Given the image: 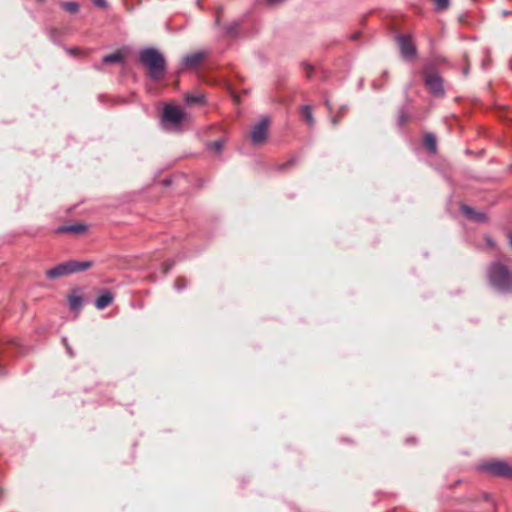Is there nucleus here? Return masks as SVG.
<instances>
[{
  "label": "nucleus",
  "mask_w": 512,
  "mask_h": 512,
  "mask_svg": "<svg viewBox=\"0 0 512 512\" xmlns=\"http://www.w3.org/2000/svg\"><path fill=\"white\" fill-rule=\"evenodd\" d=\"M140 63L147 69L149 77L154 80H160L166 69V61L163 55L154 48H146L139 54Z\"/></svg>",
  "instance_id": "f257e3e1"
},
{
  "label": "nucleus",
  "mask_w": 512,
  "mask_h": 512,
  "mask_svg": "<svg viewBox=\"0 0 512 512\" xmlns=\"http://www.w3.org/2000/svg\"><path fill=\"white\" fill-rule=\"evenodd\" d=\"M489 283L502 293H512V271L500 262L492 263L487 271Z\"/></svg>",
  "instance_id": "f03ea898"
},
{
  "label": "nucleus",
  "mask_w": 512,
  "mask_h": 512,
  "mask_svg": "<svg viewBox=\"0 0 512 512\" xmlns=\"http://www.w3.org/2000/svg\"><path fill=\"white\" fill-rule=\"evenodd\" d=\"M92 266V261H78L71 259L48 269L46 271V276L49 279H57L60 277L71 275L73 273L86 271L90 269Z\"/></svg>",
  "instance_id": "7ed1b4c3"
},
{
  "label": "nucleus",
  "mask_w": 512,
  "mask_h": 512,
  "mask_svg": "<svg viewBox=\"0 0 512 512\" xmlns=\"http://www.w3.org/2000/svg\"><path fill=\"white\" fill-rule=\"evenodd\" d=\"M187 115L182 108L174 105H166L161 116L164 130L168 132H180Z\"/></svg>",
  "instance_id": "20e7f679"
},
{
  "label": "nucleus",
  "mask_w": 512,
  "mask_h": 512,
  "mask_svg": "<svg viewBox=\"0 0 512 512\" xmlns=\"http://www.w3.org/2000/svg\"><path fill=\"white\" fill-rule=\"evenodd\" d=\"M483 471L499 477H512V467L505 462L502 461H493L485 463L481 466Z\"/></svg>",
  "instance_id": "39448f33"
},
{
  "label": "nucleus",
  "mask_w": 512,
  "mask_h": 512,
  "mask_svg": "<svg viewBox=\"0 0 512 512\" xmlns=\"http://www.w3.org/2000/svg\"><path fill=\"white\" fill-rule=\"evenodd\" d=\"M397 42L399 44L401 55L405 59L411 60L415 58L417 49L411 35H399L397 37Z\"/></svg>",
  "instance_id": "423d86ee"
},
{
  "label": "nucleus",
  "mask_w": 512,
  "mask_h": 512,
  "mask_svg": "<svg viewBox=\"0 0 512 512\" xmlns=\"http://www.w3.org/2000/svg\"><path fill=\"white\" fill-rule=\"evenodd\" d=\"M269 124V118H263L259 123L253 126L251 131V140L254 144H261L266 141Z\"/></svg>",
  "instance_id": "0eeeda50"
},
{
  "label": "nucleus",
  "mask_w": 512,
  "mask_h": 512,
  "mask_svg": "<svg viewBox=\"0 0 512 512\" xmlns=\"http://www.w3.org/2000/svg\"><path fill=\"white\" fill-rule=\"evenodd\" d=\"M425 85L436 96L443 95L444 93L442 79L437 74L427 75L425 77Z\"/></svg>",
  "instance_id": "6e6552de"
},
{
  "label": "nucleus",
  "mask_w": 512,
  "mask_h": 512,
  "mask_svg": "<svg viewBox=\"0 0 512 512\" xmlns=\"http://www.w3.org/2000/svg\"><path fill=\"white\" fill-rule=\"evenodd\" d=\"M114 296L108 290H103L101 294L96 298L95 306L97 309L102 310L108 307L113 302Z\"/></svg>",
  "instance_id": "1a4fd4ad"
},
{
  "label": "nucleus",
  "mask_w": 512,
  "mask_h": 512,
  "mask_svg": "<svg viewBox=\"0 0 512 512\" xmlns=\"http://www.w3.org/2000/svg\"><path fill=\"white\" fill-rule=\"evenodd\" d=\"M86 231V226L83 224L65 225L56 229V233H71V234H82Z\"/></svg>",
  "instance_id": "9d476101"
},
{
  "label": "nucleus",
  "mask_w": 512,
  "mask_h": 512,
  "mask_svg": "<svg viewBox=\"0 0 512 512\" xmlns=\"http://www.w3.org/2000/svg\"><path fill=\"white\" fill-rule=\"evenodd\" d=\"M462 212L470 219H473L477 222H484L487 220V217L482 212H476L473 208L469 206H462L461 208Z\"/></svg>",
  "instance_id": "9b49d317"
},
{
  "label": "nucleus",
  "mask_w": 512,
  "mask_h": 512,
  "mask_svg": "<svg viewBox=\"0 0 512 512\" xmlns=\"http://www.w3.org/2000/svg\"><path fill=\"white\" fill-rule=\"evenodd\" d=\"M204 59V54L197 52L184 58L183 64L188 68L196 67Z\"/></svg>",
  "instance_id": "f8f14e48"
},
{
  "label": "nucleus",
  "mask_w": 512,
  "mask_h": 512,
  "mask_svg": "<svg viewBox=\"0 0 512 512\" xmlns=\"http://www.w3.org/2000/svg\"><path fill=\"white\" fill-rule=\"evenodd\" d=\"M423 143H424V146L426 147V149L428 151H430L431 153H435L436 152L437 141H436V137H435L434 134H432V133L425 134L424 139H423Z\"/></svg>",
  "instance_id": "ddd939ff"
},
{
  "label": "nucleus",
  "mask_w": 512,
  "mask_h": 512,
  "mask_svg": "<svg viewBox=\"0 0 512 512\" xmlns=\"http://www.w3.org/2000/svg\"><path fill=\"white\" fill-rule=\"evenodd\" d=\"M69 307L73 311H79L82 308L83 298L80 295H70L68 298Z\"/></svg>",
  "instance_id": "4468645a"
},
{
  "label": "nucleus",
  "mask_w": 512,
  "mask_h": 512,
  "mask_svg": "<svg viewBox=\"0 0 512 512\" xmlns=\"http://www.w3.org/2000/svg\"><path fill=\"white\" fill-rule=\"evenodd\" d=\"M124 59V55L121 51H116L114 53L105 55L103 57V62L106 64L119 63Z\"/></svg>",
  "instance_id": "2eb2a0df"
},
{
  "label": "nucleus",
  "mask_w": 512,
  "mask_h": 512,
  "mask_svg": "<svg viewBox=\"0 0 512 512\" xmlns=\"http://www.w3.org/2000/svg\"><path fill=\"white\" fill-rule=\"evenodd\" d=\"M185 102L187 104H203L205 102V96L202 93L197 94H186Z\"/></svg>",
  "instance_id": "dca6fc26"
},
{
  "label": "nucleus",
  "mask_w": 512,
  "mask_h": 512,
  "mask_svg": "<svg viewBox=\"0 0 512 512\" xmlns=\"http://www.w3.org/2000/svg\"><path fill=\"white\" fill-rule=\"evenodd\" d=\"M300 112L302 116L304 117L305 121L309 126H313L314 124V118L312 115V108L309 105H304L300 108Z\"/></svg>",
  "instance_id": "f3484780"
},
{
  "label": "nucleus",
  "mask_w": 512,
  "mask_h": 512,
  "mask_svg": "<svg viewBox=\"0 0 512 512\" xmlns=\"http://www.w3.org/2000/svg\"><path fill=\"white\" fill-rule=\"evenodd\" d=\"M61 7L72 14H75L79 11V4L76 2H63L61 3Z\"/></svg>",
  "instance_id": "a211bd4d"
},
{
  "label": "nucleus",
  "mask_w": 512,
  "mask_h": 512,
  "mask_svg": "<svg viewBox=\"0 0 512 512\" xmlns=\"http://www.w3.org/2000/svg\"><path fill=\"white\" fill-rule=\"evenodd\" d=\"M435 5L436 11H444L448 9L450 5V0H432Z\"/></svg>",
  "instance_id": "6ab92c4d"
},
{
  "label": "nucleus",
  "mask_w": 512,
  "mask_h": 512,
  "mask_svg": "<svg viewBox=\"0 0 512 512\" xmlns=\"http://www.w3.org/2000/svg\"><path fill=\"white\" fill-rule=\"evenodd\" d=\"M298 162V157L297 156H293L290 158V160L285 163L281 168L282 169H285V168H288V167H291V166H294L296 163Z\"/></svg>",
  "instance_id": "aec40b11"
},
{
  "label": "nucleus",
  "mask_w": 512,
  "mask_h": 512,
  "mask_svg": "<svg viewBox=\"0 0 512 512\" xmlns=\"http://www.w3.org/2000/svg\"><path fill=\"white\" fill-rule=\"evenodd\" d=\"M211 148H213L215 151L219 152L222 150L223 148V142L220 141V140H217V141H214L213 143H211Z\"/></svg>",
  "instance_id": "412c9836"
},
{
  "label": "nucleus",
  "mask_w": 512,
  "mask_h": 512,
  "mask_svg": "<svg viewBox=\"0 0 512 512\" xmlns=\"http://www.w3.org/2000/svg\"><path fill=\"white\" fill-rule=\"evenodd\" d=\"M92 2L99 8H105L107 6L106 0H92Z\"/></svg>",
  "instance_id": "4be33fe9"
},
{
  "label": "nucleus",
  "mask_w": 512,
  "mask_h": 512,
  "mask_svg": "<svg viewBox=\"0 0 512 512\" xmlns=\"http://www.w3.org/2000/svg\"><path fill=\"white\" fill-rule=\"evenodd\" d=\"M312 72H313V67H312V66H310V65H307V66H306V74H307V78H310V77H311Z\"/></svg>",
  "instance_id": "5701e85b"
},
{
  "label": "nucleus",
  "mask_w": 512,
  "mask_h": 512,
  "mask_svg": "<svg viewBox=\"0 0 512 512\" xmlns=\"http://www.w3.org/2000/svg\"><path fill=\"white\" fill-rule=\"evenodd\" d=\"M69 53L72 54V55H78L81 53L80 49L79 48H72L69 50Z\"/></svg>",
  "instance_id": "b1692460"
},
{
  "label": "nucleus",
  "mask_w": 512,
  "mask_h": 512,
  "mask_svg": "<svg viewBox=\"0 0 512 512\" xmlns=\"http://www.w3.org/2000/svg\"><path fill=\"white\" fill-rule=\"evenodd\" d=\"M280 1H281V0H268V2H269L270 4L278 3V2H280Z\"/></svg>",
  "instance_id": "393cba45"
},
{
  "label": "nucleus",
  "mask_w": 512,
  "mask_h": 512,
  "mask_svg": "<svg viewBox=\"0 0 512 512\" xmlns=\"http://www.w3.org/2000/svg\"><path fill=\"white\" fill-rule=\"evenodd\" d=\"M510 245L512 246V236L509 237Z\"/></svg>",
  "instance_id": "a878e982"
}]
</instances>
